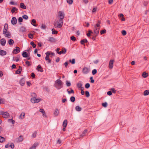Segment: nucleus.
Listing matches in <instances>:
<instances>
[{
  "instance_id": "16",
  "label": "nucleus",
  "mask_w": 149,
  "mask_h": 149,
  "mask_svg": "<svg viewBox=\"0 0 149 149\" xmlns=\"http://www.w3.org/2000/svg\"><path fill=\"white\" fill-rule=\"evenodd\" d=\"M37 70L38 71H39L41 72H42L43 71V70L42 69V67L40 65H38L37 67Z\"/></svg>"
},
{
  "instance_id": "21",
  "label": "nucleus",
  "mask_w": 149,
  "mask_h": 149,
  "mask_svg": "<svg viewBox=\"0 0 149 149\" xmlns=\"http://www.w3.org/2000/svg\"><path fill=\"white\" fill-rule=\"evenodd\" d=\"M67 120H65L63 122V127H66L67 125Z\"/></svg>"
},
{
  "instance_id": "8",
  "label": "nucleus",
  "mask_w": 149,
  "mask_h": 149,
  "mask_svg": "<svg viewBox=\"0 0 149 149\" xmlns=\"http://www.w3.org/2000/svg\"><path fill=\"white\" fill-rule=\"evenodd\" d=\"M17 20L16 18L15 17H12L11 20V24L13 25H15L16 24Z\"/></svg>"
},
{
  "instance_id": "52",
  "label": "nucleus",
  "mask_w": 149,
  "mask_h": 149,
  "mask_svg": "<svg viewBox=\"0 0 149 149\" xmlns=\"http://www.w3.org/2000/svg\"><path fill=\"white\" fill-rule=\"evenodd\" d=\"M37 132H34L32 135V137L33 138H35L36 136Z\"/></svg>"
},
{
  "instance_id": "11",
  "label": "nucleus",
  "mask_w": 149,
  "mask_h": 149,
  "mask_svg": "<svg viewBox=\"0 0 149 149\" xmlns=\"http://www.w3.org/2000/svg\"><path fill=\"white\" fill-rule=\"evenodd\" d=\"M114 60H111L109 63V68L110 69H112V68L113 67V63Z\"/></svg>"
},
{
  "instance_id": "29",
  "label": "nucleus",
  "mask_w": 149,
  "mask_h": 149,
  "mask_svg": "<svg viewBox=\"0 0 149 149\" xmlns=\"http://www.w3.org/2000/svg\"><path fill=\"white\" fill-rule=\"evenodd\" d=\"M20 31L22 32H24L26 31V29L25 27L24 26L21 27L20 28Z\"/></svg>"
},
{
  "instance_id": "36",
  "label": "nucleus",
  "mask_w": 149,
  "mask_h": 149,
  "mask_svg": "<svg viewBox=\"0 0 149 149\" xmlns=\"http://www.w3.org/2000/svg\"><path fill=\"white\" fill-rule=\"evenodd\" d=\"M69 62H70L72 64H74L75 63V59L73 58L72 60L70 59L69 61Z\"/></svg>"
},
{
  "instance_id": "18",
  "label": "nucleus",
  "mask_w": 149,
  "mask_h": 149,
  "mask_svg": "<svg viewBox=\"0 0 149 149\" xmlns=\"http://www.w3.org/2000/svg\"><path fill=\"white\" fill-rule=\"evenodd\" d=\"M20 7L23 9H26V6L24 5V4L22 3H20Z\"/></svg>"
},
{
  "instance_id": "53",
  "label": "nucleus",
  "mask_w": 149,
  "mask_h": 149,
  "mask_svg": "<svg viewBox=\"0 0 149 149\" xmlns=\"http://www.w3.org/2000/svg\"><path fill=\"white\" fill-rule=\"evenodd\" d=\"M28 35V37L29 38L31 39H32L33 38V34L29 33Z\"/></svg>"
},
{
  "instance_id": "60",
  "label": "nucleus",
  "mask_w": 149,
  "mask_h": 149,
  "mask_svg": "<svg viewBox=\"0 0 149 149\" xmlns=\"http://www.w3.org/2000/svg\"><path fill=\"white\" fill-rule=\"evenodd\" d=\"M25 63L28 66H29L31 65L30 62L27 61H26Z\"/></svg>"
},
{
  "instance_id": "10",
  "label": "nucleus",
  "mask_w": 149,
  "mask_h": 149,
  "mask_svg": "<svg viewBox=\"0 0 149 149\" xmlns=\"http://www.w3.org/2000/svg\"><path fill=\"white\" fill-rule=\"evenodd\" d=\"M48 40L51 42L53 43L56 42V40L53 37H49L48 38Z\"/></svg>"
},
{
  "instance_id": "27",
  "label": "nucleus",
  "mask_w": 149,
  "mask_h": 149,
  "mask_svg": "<svg viewBox=\"0 0 149 149\" xmlns=\"http://www.w3.org/2000/svg\"><path fill=\"white\" fill-rule=\"evenodd\" d=\"M38 145V143H35L29 149H35L36 146Z\"/></svg>"
},
{
  "instance_id": "50",
  "label": "nucleus",
  "mask_w": 149,
  "mask_h": 149,
  "mask_svg": "<svg viewBox=\"0 0 149 149\" xmlns=\"http://www.w3.org/2000/svg\"><path fill=\"white\" fill-rule=\"evenodd\" d=\"M110 91H111L112 93H115L116 92V91L115 90L114 88H111V89Z\"/></svg>"
},
{
  "instance_id": "34",
  "label": "nucleus",
  "mask_w": 149,
  "mask_h": 149,
  "mask_svg": "<svg viewBox=\"0 0 149 149\" xmlns=\"http://www.w3.org/2000/svg\"><path fill=\"white\" fill-rule=\"evenodd\" d=\"M5 139L4 137L0 136V142L2 143L3 142L5 141Z\"/></svg>"
},
{
  "instance_id": "3",
  "label": "nucleus",
  "mask_w": 149,
  "mask_h": 149,
  "mask_svg": "<svg viewBox=\"0 0 149 149\" xmlns=\"http://www.w3.org/2000/svg\"><path fill=\"white\" fill-rule=\"evenodd\" d=\"M0 115H2L3 117L5 118H8L9 117L10 115L7 111L4 112L2 111H0Z\"/></svg>"
},
{
  "instance_id": "26",
  "label": "nucleus",
  "mask_w": 149,
  "mask_h": 149,
  "mask_svg": "<svg viewBox=\"0 0 149 149\" xmlns=\"http://www.w3.org/2000/svg\"><path fill=\"white\" fill-rule=\"evenodd\" d=\"M75 109L77 111H80L82 110V108L79 106H76L75 107Z\"/></svg>"
},
{
  "instance_id": "64",
  "label": "nucleus",
  "mask_w": 149,
  "mask_h": 149,
  "mask_svg": "<svg viewBox=\"0 0 149 149\" xmlns=\"http://www.w3.org/2000/svg\"><path fill=\"white\" fill-rule=\"evenodd\" d=\"M10 4H11V5H17V3H15L13 1H11L10 2Z\"/></svg>"
},
{
  "instance_id": "25",
  "label": "nucleus",
  "mask_w": 149,
  "mask_h": 149,
  "mask_svg": "<svg viewBox=\"0 0 149 149\" xmlns=\"http://www.w3.org/2000/svg\"><path fill=\"white\" fill-rule=\"evenodd\" d=\"M22 56L23 57H28V54L26 52L24 51L22 53Z\"/></svg>"
},
{
  "instance_id": "55",
  "label": "nucleus",
  "mask_w": 149,
  "mask_h": 149,
  "mask_svg": "<svg viewBox=\"0 0 149 149\" xmlns=\"http://www.w3.org/2000/svg\"><path fill=\"white\" fill-rule=\"evenodd\" d=\"M70 39L73 41H74L76 40V38L73 36H72L70 37Z\"/></svg>"
},
{
  "instance_id": "13",
  "label": "nucleus",
  "mask_w": 149,
  "mask_h": 149,
  "mask_svg": "<svg viewBox=\"0 0 149 149\" xmlns=\"http://www.w3.org/2000/svg\"><path fill=\"white\" fill-rule=\"evenodd\" d=\"M23 140V137L22 135H20L17 139V142H20Z\"/></svg>"
},
{
  "instance_id": "9",
  "label": "nucleus",
  "mask_w": 149,
  "mask_h": 149,
  "mask_svg": "<svg viewBox=\"0 0 149 149\" xmlns=\"http://www.w3.org/2000/svg\"><path fill=\"white\" fill-rule=\"evenodd\" d=\"M89 72V70L87 67H84L82 70V72L84 74H87Z\"/></svg>"
},
{
  "instance_id": "58",
  "label": "nucleus",
  "mask_w": 149,
  "mask_h": 149,
  "mask_svg": "<svg viewBox=\"0 0 149 149\" xmlns=\"http://www.w3.org/2000/svg\"><path fill=\"white\" fill-rule=\"evenodd\" d=\"M92 33V32L91 31H89L88 32L87 34V36L89 37L91 35V34Z\"/></svg>"
},
{
  "instance_id": "45",
  "label": "nucleus",
  "mask_w": 149,
  "mask_h": 149,
  "mask_svg": "<svg viewBox=\"0 0 149 149\" xmlns=\"http://www.w3.org/2000/svg\"><path fill=\"white\" fill-rule=\"evenodd\" d=\"M97 72V70L96 69H94L92 71V74L93 75L96 74Z\"/></svg>"
},
{
  "instance_id": "17",
  "label": "nucleus",
  "mask_w": 149,
  "mask_h": 149,
  "mask_svg": "<svg viewBox=\"0 0 149 149\" xmlns=\"http://www.w3.org/2000/svg\"><path fill=\"white\" fill-rule=\"evenodd\" d=\"M87 130H85L83 132L82 134H81L80 135V137H82L85 136L86 134L87 133Z\"/></svg>"
},
{
  "instance_id": "1",
  "label": "nucleus",
  "mask_w": 149,
  "mask_h": 149,
  "mask_svg": "<svg viewBox=\"0 0 149 149\" xmlns=\"http://www.w3.org/2000/svg\"><path fill=\"white\" fill-rule=\"evenodd\" d=\"M56 85L55 87L57 89H60L63 87V83L60 79H58L55 82Z\"/></svg>"
},
{
  "instance_id": "12",
  "label": "nucleus",
  "mask_w": 149,
  "mask_h": 149,
  "mask_svg": "<svg viewBox=\"0 0 149 149\" xmlns=\"http://www.w3.org/2000/svg\"><path fill=\"white\" fill-rule=\"evenodd\" d=\"M25 81L24 78H22L19 81V83L21 86H23L25 84Z\"/></svg>"
},
{
  "instance_id": "51",
  "label": "nucleus",
  "mask_w": 149,
  "mask_h": 149,
  "mask_svg": "<svg viewBox=\"0 0 149 149\" xmlns=\"http://www.w3.org/2000/svg\"><path fill=\"white\" fill-rule=\"evenodd\" d=\"M67 3L70 4H72L73 1V0H67Z\"/></svg>"
},
{
  "instance_id": "59",
  "label": "nucleus",
  "mask_w": 149,
  "mask_h": 149,
  "mask_svg": "<svg viewBox=\"0 0 149 149\" xmlns=\"http://www.w3.org/2000/svg\"><path fill=\"white\" fill-rule=\"evenodd\" d=\"M56 22H58L59 23H62L63 24V20L59 19Z\"/></svg>"
},
{
  "instance_id": "56",
  "label": "nucleus",
  "mask_w": 149,
  "mask_h": 149,
  "mask_svg": "<svg viewBox=\"0 0 149 149\" xmlns=\"http://www.w3.org/2000/svg\"><path fill=\"white\" fill-rule=\"evenodd\" d=\"M8 24H7L6 23L4 24V28L3 29H8Z\"/></svg>"
},
{
  "instance_id": "40",
  "label": "nucleus",
  "mask_w": 149,
  "mask_h": 149,
  "mask_svg": "<svg viewBox=\"0 0 149 149\" xmlns=\"http://www.w3.org/2000/svg\"><path fill=\"white\" fill-rule=\"evenodd\" d=\"M52 34H57L58 33V32L57 31H56L55 29H52Z\"/></svg>"
},
{
  "instance_id": "6",
  "label": "nucleus",
  "mask_w": 149,
  "mask_h": 149,
  "mask_svg": "<svg viewBox=\"0 0 149 149\" xmlns=\"http://www.w3.org/2000/svg\"><path fill=\"white\" fill-rule=\"evenodd\" d=\"M6 44V40L4 38H3L0 40V44L2 46H5Z\"/></svg>"
},
{
  "instance_id": "41",
  "label": "nucleus",
  "mask_w": 149,
  "mask_h": 149,
  "mask_svg": "<svg viewBox=\"0 0 149 149\" xmlns=\"http://www.w3.org/2000/svg\"><path fill=\"white\" fill-rule=\"evenodd\" d=\"M5 102V100L4 99L0 98V104H3Z\"/></svg>"
},
{
  "instance_id": "48",
  "label": "nucleus",
  "mask_w": 149,
  "mask_h": 149,
  "mask_svg": "<svg viewBox=\"0 0 149 149\" xmlns=\"http://www.w3.org/2000/svg\"><path fill=\"white\" fill-rule=\"evenodd\" d=\"M90 87V84L89 83H86L85 85V88H88Z\"/></svg>"
},
{
  "instance_id": "14",
  "label": "nucleus",
  "mask_w": 149,
  "mask_h": 149,
  "mask_svg": "<svg viewBox=\"0 0 149 149\" xmlns=\"http://www.w3.org/2000/svg\"><path fill=\"white\" fill-rule=\"evenodd\" d=\"M7 54L6 52L3 50L0 49V55L1 56H5Z\"/></svg>"
},
{
  "instance_id": "23",
  "label": "nucleus",
  "mask_w": 149,
  "mask_h": 149,
  "mask_svg": "<svg viewBox=\"0 0 149 149\" xmlns=\"http://www.w3.org/2000/svg\"><path fill=\"white\" fill-rule=\"evenodd\" d=\"M4 35L6 37H7L8 38H10L11 36L10 33L9 31H8L6 33V34Z\"/></svg>"
},
{
  "instance_id": "24",
  "label": "nucleus",
  "mask_w": 149,
  "mask_h": 149,
  "mask_svg": "<svg viewBox=\"0 0 149 149\" xmlns=\"http://www.w3.org/2000/svg\"><path fill=\"white\" fill-rule=\"evenodd\" d=\"M36 23V21L35 19H32L31 20V24L34 26H36L37 25L35 24Z\"/></svg>"
},
{
  "instance_id": "28",
  "label": "nucleus",
  "mask_w": 149,
  "mask_h": 149,
  "mask_svg": "<svg viewBox=\"0 0 149 149\" xmlns=\"http://www.w3.org/2000/svg\"><path fill=\"white\" fill-rule=\"evenodd\" d=\"M148 73H147L146 72H144L142 74V76L144 77V78H146L148 76Z\"/></svg>"
},
{
  "instance_id": "20",
  "label": "nucleus",
  "mask_w": 149,
  "mask_h": 149,
  "mask_svg": "<svg viewBox=\"0 0 149 149\" xmlns=\"http://www.w3.org/2000/svg\"><path fill=\"white\" fill-rule=\"evenodd\" d=\"M88 42L87 40L86 39H84L81 40L80 43L82 45H84V43Z\"/></svg>"
},
{
  "instance_id": "33",
  "label": "nucleus",
  "mask_w": 149,
  "mask_h": 149,
  "mask_svg": "<svg viewBox=\"0 0 149 149\" xmlns=\"http://www.w3.org/2000/svg\"><path fill=\"white\" fill-rule=\"evenodd\" d=\"M59 113V111L58 109H56L55 111L54 114L56 116H57Z\"/></svg>"
},
{
  "instance_id": "57",
  "label": "nucleus",
  "mask_w": 149,
  "mask_h": 149,
  "mask_svg": "<svg viewBox=\"0 0 149 149\" xmlns=\"http://www.w3.org/2000/svg\"><path fill=\"white\" fill-rule=\"evenodd\" d=\"M45 60L46 61H47L48 63H51V60L49 59V57L47 58L45 57Z\"/></svg>"
},
{
  "instance_id": "38",
  "label": "nucleus",
  "mask_w": 149,
  "mask_h": 149,
  "mask_svg": "<svg viewBox=\"0 0 149 149\" xmlns=\"http://www.w3.org/2000/svg\"><path fill=\"white\" fill-rule=\"evenodd\" d=\"M31 95L33 97L32 98H36V93H31Z\"/></svg>"
},
{
  "instance_id": "22",
  "label": "nucleus",
  "mask_w": 149,
  "mask_h": 149,
  "mask_svg": "<svg viewBox=\"0 0 149 149\" xmlns=\"http://www.w3.org/2000/svg\"><path fill=\"white\" fill-rule=\"evenodd\" d=\"M66 51V50L65 48L64 49V50H62L58 52V54H65Z\"/></svg>"
},
{
  "instance_id": "62",
  "label": "nucleus",
  "mask_w": 149,
  "mask_h": 149,
  "mask_svg": "<svg viewBox=\"0 0 149 149\" xmlns=\"http://www.w3.org/2000/svg\"><path fill=\"white\" fill-rule=\"evenodd\" d=\"M8 29H3V34H6V32L8 31Z\"/></svg>"
},
{
  "instance_id": "30",
  "label": "nucleus",
  "mask_w": 149,
  "mask_h": 149,
  "mask_svg": "<svg viewBox=\"0 0 149 149\" xmlns=\"http://www.w3.org/2000/svg\"><path fill=\"white\" fill-rule=\"evenodd\" d=\"M17 10L18 9L15 7H13L11 10V12L13 13H14L16 11H17Z\"/></svg>"
},
{
  "instance_id": "4",
  "label": "nucleus",
  "mask_w": 149,
  "mask_h": 149,
  "mask_svg": "<svg viewBox=\"0 0 149 149\" xmlns=\"http://www.w3.org/2000/svg\"><path fill=\"white\" fill-rule=\"evenodd\" d=\"M63 24L62 23H59L56 22L54 23V27L55 28H60L62 26Z\"/></svg>"
},
{
  "instance_id": "37",
  "label": "nucleus",
  "mask_w": 149,
  "mask_h": 149,
  "mask_svg": "<svg viewBox=\"0 0 149 149\" xmlns=\"http://www.w3.org/2000/svg\"><path fill=\"white\" fill-rule=\"evenodd\" d=\"M8 121L9 123H12V124H14L15 122V121L12 119H8Z\"/></svg>"
},
{
  "instance_id": "35",
  "label": "nucleus",
  "mask_w": 149,
  "mask_h": 149,
  "mask_svg": "<svg viewBox=\"0 0 149 149\" xmlns=\"http://www.w3.org/2000/svg\"><path fill=\"white\" fill-rule=\"evenodd\" d=\"M18 20V22H19V24H21V22L23 21V19L22 17H19Z\"/></svg>"
},
{
  "instance_id": "5",
  "label": "nucleus",
  "mask_w": 149,
  "mask_h": 149,
  "mask_svg": "<svg viewBox=\"0 0 149 149\" xmlns=\"http://www.w3.org/2000/svg\"><path fill=\"white\" fill-rule=\"evenodd\" d=\"M40 101V99L38 98H31V101L33 103H38Z\"/></svg>"
},
{
  "instance_id": "2",
  "label": "nucleus",
  "mask_w": 149,
  "mask_h": 149,
  "mask_svg": "<svg viewBox=\"0 0 149 149\" xmlns=\"http://www.w3.org/2000/svg\"><path fill=\"white\" fill-rule=\"evenodd\" d=\"M100 21L98 20L97 23L94 26V30L95 33L97 35L99 32L100 28Z\"/></svg>"
},
{
  "instance_id": "44",
  "label": "nucleus",
  "mask_w": 149,
  "mask_h": 149,
  "mask_svg": "<svg viewBox=\"0 0 149 149\" xmlns=\"http://www.w3.org/2000/svg\"><path fill=\"white\" fill-rule=\"evenodd\" d=\"M30 44L32 46V47L33 48H35L36 47V45L35 44L33 41L31 42Z\"/></svg>"
},
{
  "instance_id": "54",
  "label": "nucleus",
  "mask_w": 149,
  "mask_h": 149,
  "mask_svg": "<svg viewBox=\"0 0 149 149\" xmlns=\"http://www.w3.org/2000/svg\"><path fill=\"white\" fill-rule=\"evenodd\" d=\"M10 147L11 148L13 149L14 147V145L13 143H11L10 144Z\"/></svg>"
},
{
  "instance_id": "47",
  "label": "nucleus",
  "mask_w": 149,
  "mask_h": 149,
  "mask_svg": "<svg viewBox=\"0 0 149 149\" xmlns=\"http://www.w3.org/2000/svg\"><path fill=\"white\" fill-rule=\"evenodd\" d=\"M22 17L24 19L26 20L28 18V17L27 15H23L22 16Z\"/></svg>"
},
{
  "instance_id": "63",
  "label": "nucleus",
  "mask_w": 149,
  "mask_h": 149,
  "mask_svg": "<svg viewBox=\"0 0 149 149\" xmlns=\"http://www.w3.org/2000/svg\"><path fill=\"white\" fill-rule=\"evenodd\" d=\"M108 104L107 102L103 103V107H106L107 106Z\"/></svg>"
},
{
  "instance_id": "32",
  "label": "nucleus",
  "mask_w": 149,
  "mask_h": 149,
  "mask_svg": "<svg viewBox=\"0 0 149 149\" xmlns=\"http://www.w3.org/2000/svg\"><path fill=\"white\" fill-rule=\"evenodd\" d=\"M25 116V113L24 112L22 113L19 116V118H20L21 119H23L24 118Z\"/></svg>"
},
{
  "instance_id": "15",
  "label": "nucleus",
  "mask_w": 149,
  "mask_h": 149,
  "mask_svg": "<svg viewBox=\"0 0 149 149\" xmlns=\"http://www.w3.org/2000/svg\"><path fill=\"white\" fill-rule=\"evenodd\" d=\"M22 70V68L21 66H19V68L15 72L16 74H20L21 73Z\"/></svg>"
},
{
  "instance_id": "19",
  "label": "nucleus",
  "mask_w": 149,
  "mask_h": 149,
  "mask_svg": "<svg viewBox=\"0 0 149 149\" xmlns=\"http://www.w3.org/2000/svg\"><path fill=\"white\" fill-rule=\"evenodd\" d=\"M8 43L10 45H12L14 43V41L13 39H10L8 40Z\"/></svg>"
},
{
  "instance_id": "46",
  "label": "nucleus",
  "mask_w": 149,
  "mask_h": 149,
  "mask_svg": "<svg viewBox=\"0 0 149 149\" xmlns=\"http://www.w3.org/2000/svg\"><path fill=\"white\" fill-rule=\"evenodd\" d=\"M121 33L123 36H125L127 34L126 31L125 30H123L121 31Z\"/></svg>"
},
{
  "instance_id": "43",
  "label": "nucleus",
  "mask_w": 149,
  "mask_h": 149,
  "mask_svg": "<svg viewBox=\"0 0 149 149\" xmlns=\"http://www.w3.org/2000/svg\"><path fill=\"white\" fill-rule=\"evenodd\" d=\"M66 86L68 87L70 86L71 85V84L70 81L68 80H66Z\"/></svg>"
},
{
  "instance_id": "31",
  "label": "nucleus",
  "mask_w": 149,
  "mask_h": 149,
  "mask_svg": "<svg viewBox=\"0 0 149 149\" xmlns=\"http://www.w3.org/2000/svg\"><path fill=\"white\" fill-rule=\"evenodd\" d=\"M82 86V85L81 81L79 82L77 84V86L78 88H80V87H81V86Z\"/></svg>"
},
{
  "instance_id": "49",
  "label": "nucleus",
  "mask_w": 149,
  "mask_h": 149,
  "mask_svg": "<svg viewBox=\"0 0 149 149\" xmlns=\"http://www.w3.org/2000/svg\"><path fill=\"white\" fill-rule=\"evenodd\" d=\"M85 94L86 95V97H88L90 96V94L89 92L88 91H86L85 92Z\"/></svg>"
},
{
  "instance_id": "39",
  "label": "nucleus",
  "mask_w": 149,
  "mask_h": 149,
  "mask_svg": "<svg viewBox=\"0 0 149 149\" xmlns=\"http://www.w3.org/2000/svg\"><path fill=\"white\" fill-rule=\"evenodd\" d=\"M70 100L71 102H73L75 100V98L74 96H71L70 98Z\"/></svg>"
},
{
  "instance_id": "7",
  "label": "nucleus",
  "mask_w": 149,
  "mask_h": 149,
  "mask_svg": "<svg viewBox=\"0 0 149 149\" xmlns=\"http://www.w3.org/2000/svg\"><path fill=\"white\" fill-rule=\"evenodd\" d=\"M15 49H14L13 50V53L15 54H17L20 52V49L19 47H15Z\"/></svg>"
},
{
  "instance_id": "61",
  "label": "nucleus",
  "mask_w": 149,
  "mask_h": 149,
  "mask_svg": "<svg viewBox=\"0 0 149 149\" xmlns=\"http://www.w3.org/2000/svg\"><path fill=\"white\" fill-rule=\"evenodd\" d=\"M90 79L91 80V83H94V80L93 79L92 77H90Z\"/></svg>"
},
{
  "instance_id": "42",
  "label": "nucleus",
  "mask_w": 149,
  "mask_h": 149,
  "mask_svg": "<svg viewBox=\"0 0 149 149\" xmlns=\"http://www.w3.org/2000/svg\"><path fill=\"white\" fill-rule=\"evenodd\" d=\"M144 95H147L149 94V90H146L143 93Z\"/></svg>"
}]
</instances>
